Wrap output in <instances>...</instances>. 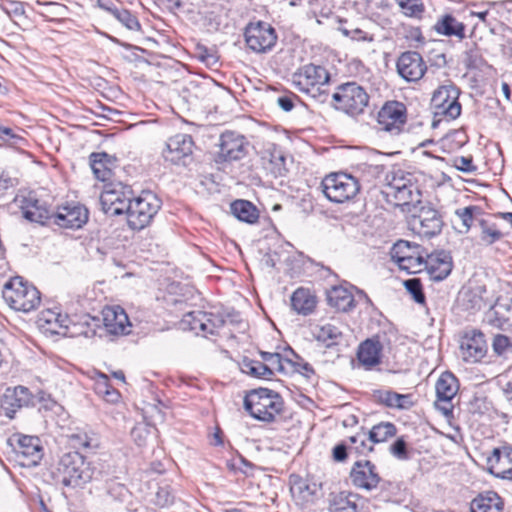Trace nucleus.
Instances as JSON below:
<instances>
[{"label": "nucleus", "instance_id": "61", "mask_svg": "<svg viewBox=\"0 0 512 512\" xmlns=\"http://www.w3.org/2000/svg\"><path fill=\"white\" fill-rule=\"evenodd\" d=\"M3 10L10 17L23 16L25 13L23 3L19 1H9L3 6Z\"/></svg>", "mask_w": 512, "mask_h": 512}, {"label": "nucleus", "instance_id": "30", "mask_svg": "<svg viewBox=\"0 0 512 512\" xmlns=\"http://www.w3.org/2000/svg\"><path fill=\"white\" fill-rule=\"evenodd\" d=\"M262 159L267 161L265 168L274 176H283L286 169V157L280 146L267 142L262 151Z\"/></svg>", "mask_w": 512, "mask_h": 512}, {"label": "nucleus", "instance_id": "63", "mask_svg": "<svg viewBox=\"0 0 512 512\" xmlns=\"http://www.w3.org/2000/svg\"><path fill=\"white\" fill-rule=\"evenodd\" d=\"M350 454V446L348 444H338L333 449V458L336 461H344Z\"/></svg>", "mask_w": 512, "mask_h": 512}, {"label": "nucleus", "instance_id": "48", "mask_svg": "<svg viewBox=\"0 0 512 512\" xmlns=\"http://www.w3.org/2000/svg\"><path fill=\"white\" fill-rule=\"evenodd\" d=\"M116 20H118L123 26L131 31H138L141 25L136 16L126 9H119L114 7L110 13Z\"/></svg>", "mask_w": 512, "mask_h": 512}, {"label": "nucleus", "instance_id": "44", "mask_svg": "<svg viewBox=\"0 0 512 512\" xmlns=\"http://www.w3.org/2000/svg\"><path fill=\"white\" fill-rule=\"evenodd\" d=\"M260 356L264 366L269 369V376L271 377L274 371L279 373L285 372V363L291 364L292 361L288 359H284L281 354L277 352H265L260 351Z\"/></svg>", "mask_w": 512, "mask_h": 512}, {"label": "nucleus", "instance_id": "1", "mask_svg": "<svg viewBox=\"0 0 512 512\" xmlns=\"http://www.w3.org/2000/svg\"><path fill=\"white\" fill-rule=\"evenodd\" d=\"M386 181L384 194L388 202L405 212L421 204V192L413 174L398 169L387 174Z\"/></svg>", "mask_w": 512, "mask_h": 512}, {"label": "nucleus", "instance_id": "7", "mask_svg": "<svg viewBox=\"0 0 512 512\" xmlns=\"http://www.w3.org/2000/svg\"><path fill=\"white\" fill-rule=\"evenodd\" d=\"M408 225L411 231L420 237L431 238L439 234L443 227V221L436 209L428 204H416L410 210Z\"/></svg>", "mask_w": 512, "mask_h": 512}, {"label": "nucleus", "instance_id": "55", "mask_svg": "<svg viewBox=\"0 0 512 512\" xmlns=\"http://www.w3.org/2000/svg\"><path fill=\"white\" fill-rule=\"evenodd\" d=\"M477 210L475 206H467L457 209L455 212L456 217L461 222L464 232H467L473 224L474 212Z\"/></svg>", "mask_w": 512, "mask_h": 512}, {"label": "nucleus", "instance_id": "57", "mask_svg": "<svg viewBox=\"0 0 512 512\" xmlns=\"http://www.w3.org/2000/svg\"><path fill=\"white\" fill-rule=\"evenodd\" d=\"M390 453L399 460H408L407 443L403 437H399L391 446Z\"/></svg>", "mask_w": 512, "mask_h": 512}, {"label": "nucleus", "instance_id": "49", "mask_svg": "<svg viewBox=\"0 0 512 512\" xmlns=\"http://www.w3.org/2000/svg\"><path fill=\"white\" fill-rule=\"evenodd\" d=\"M340 26L338 30L345 36L355 41H372V36H369L367 32L363 31L359 27L348 25L346 20H338Z\"/></svg>", "mask_w": 512, "mask_h": 512}, {"label": "nucleus", "instance_id": "41", "mask_svg": "<svg viewBox=\"0 0 512 512\" xmlns=\"http://www.w3.org/2000/svg\"><path fill=\"white\" fill-rule=\"evenodd\" d=\"M330 512H358L355 495L340 492L332 496L329 506Z\"/></svg>", "mask_w": 512, "mask_h": 512}, {"label": "nucleus", "instance_id": "9", "mask_svg": "<svg viewBox=\"0 0 512 512\" xmlns=\"http://www.w3.org/2000/svg\"><path fill=\"white\" fill-rule=\"evenodd\" d=\"M496 300V291L492 283L474 279L464 287L458 297L460 306L467 311H479L490 307Z\"/></svg>", "mask_w": 512, "mask_h": 512}, {"label": "nucleus", "instance_id": "8", "mask_svg": "<svg viewBox=\"0 0 512 512\" xmlns=\"http://www.w3.org/2000/svg\"><path fill=\"white\" fill-rule=\"evenodd\" d=\"M322 190L328 200L344 203L353 199L360 191V184L354 176L347 173H331L321 182Z\"/></svg>", "mask_w": 512, "mask_h": 512}, {"label": "nucleus", "instance_id": "40", "mask_svg": "<svg viewBox=\"0 0 512 512\" xmlns=\"http://www.w3.org/2000/svg\"><path fill=\"white\" fill-rule=\"evenodd\" d=\"M378 400L390 408L409 409L413 405L410 395L390 390L378 391Z\"/></svg>", "mask_w": 512, "mask_h": 512}, {"label": "nucleus", "instance_id": "15", "mask_svg": "<svg viewBox=\"0 0 512 512\" xmlns=\"http://www.w3.org/2000/svg\"><path fill=\"white\" fill-rule=\"evenodd\" d=\"M459 90L453 85L439 87L432 96L431 103L435 115L444 116L447 120H454L461 114V104L458 101Z\"/></svg>", "mask_w": 512, "mask_h": 512}, {"label": "nucleus", "instance_id": "60", "mask_svg": "<svg viewBox=\"0 0 512 512\" xmlns=\"http://www.w3.org/2000/svg\"><path fill=\"white\" fill-rule=\"evenodd\" d=\"M492 346L495 353L503 355L510 347V339L502 334L496 335Z\"/></svg>", "mask_w": 512, "mask_h": 512}, {"label": "nucleus", "instance_id": "17", "mask_svg": "<svg viewBox=\"0 0 512 512\" xmlns=\"http://www.w3.org/2000/svg\"><path fill=\"white\" fill-rule=\"evenodd\" d=\"M249 142L246 137L235 131H225L219 138L218 159L238 161L248 154Z\"/></svg>", "mask_w": 512, "mask_h": 512}, {"label": "nucleus", "instance_id": "31", "mask_svg": "<svg viewBox=\"0 0 512 512\" xmlns=\"http://www.w3.org/2000/svg\"><path fill=\"white\" fill-rule=\"evenodd\" d=\"M383 345L377 337L362 342L357 351L359 363L366 369H371L381 362Z\"/></svg>", "mask_w": 512, "mask_h": 512}, {"label": "nucleus", "instance_id": "11", "mask_svg": "<svg viewBox=\"0 0 512 512\" xmlns=\"http://www.w3.org/2000/svg\"><path fill=\"white\" fill-rule=\"evenodd\" d=\"M329 81V74L322 66L305 65L292 75V83L300 92L316 97L321 95V87Z\"/></svg>", "mask_w": 512, "mask_h": 512}, {"label": "nucleus", "instance_id": "24", "mask_svg": "<svg viewBox=\"0 0 512 512\" xmlns=\"http://www.w3.org/2000/svg\"><path fill=\"white\" fill-rule=\"evenodd\" d=\"M193 148L194 142L190 135L176 134L167 140L162 155L165 161L178 164L181 160L192 154Z\"/></svg>", "mask_w": 512, "mask_h": 512}, {"label": "nucleus", "instance_id": "62", "mask_svg": "<svg viewBox=\"0 0 512 512\" xmlns=\"http://www.w3.org/2000/svg\"><path fill=\"white\" fill-rule=\"evenodd\" d=\"M455 167L463 172H471L475 169L472 159L468 157H457L454 161Z\"/></svg>", "mask_w": 512, "mask_h": 512}, {"label": "nucleus", "instance_id": "42", "mask_svg": "<svg viewBox=\"0 0 512 512\" xmlns=\"http://www.w3.org/2000/svg\"><path fill=\"white\" fill-rule=\"evenodd\" d=\"M481 229L480 239L487 245H491L499 241L504 233L500 230L498 224L490 219H481L479 221Z\"/></svg>", "mask_w": 512, "mask_h": 512}, {"label": "nucleus", "instance_id": "37", "mask_svg": "<svg viewBox=\"0 0 512 512\" xmlns=\"http://www.w3.org/2000/svg\"><path fill=\"white\" fill-rule=\"evenodd\" d=\"M503 503L497 493L489 491L472 500L471 512H502Z\"/></svg>", "mask_w": 512, "mask_h": 512}, {"label": "nucleus", "instance_id": "21", "mask_svg": "<svg viewBox=\"0 0 512 512\" xmlns=\"http://www.w3.org/2000/svg\"><path fill=\"white\" fill-rule=\"evenodd\" d=\"M16 442L14 450L18 463L24 467L36 466L43 456L40 439L36 436L18 435Z\"/></svg>", "mask_w": 512, "mask_h": 512}, {"label": "nucleus", "instance_id": "28", "mask_svg": "<svg viewBox=\"0 0 512 512\" xmlns=\"http://www.w3.org/2000/svg\"><path fill=\"white\" fill-rule=\"evenodd\" d=\"M350 477L354 486L366 490L376 488L380 481L375 466L370 461H357L352 467Z\"/></svg>", "mask_w": 512, "mask_h": 512}, {"label": "nucleus", "instance_id": "12", "mask_svg": "<svg viewBox=\"0 0 512 512\" xmlns=\"http://www.w3.org/2000/svg\"><path fill=\"white\" fill-rule=\"evenodd\" d=\"M132 190L129 186L117 183H108L100 195V204L106 214L120 215L126 213L132 201Z\"/></svg>", "mask_w": 512, "mask_h": 512}, {"label": "nucleus", "instance_id": "50", "mask_svg": "<svg viewBox=\"0 0 512 512\" xmlns=\"http://www.w3.org/2000/svg\"><path fill=\"white\" fill-rule=\"evenodd\" d=\"M206 312L204 311H192L184 315L181 326L183 329H189L193 331L195 334H201L203 328V321L201 316H205Z\"/></svg>", "mask_w": 512, "mask_h": 512}, {"label": "nucleus", "instance_id": "10", "mask_svg": "<svg viewBox=\"0 0 512 512\" xmlns=\"http://www.w3.org/2000/svg\"><path fill=\"white\" fill-rule=\"evenodd\" d=\"M426 251L418 244L399 240L391 250V257L399 268L410 274L423 270Z\"/></svg>", "mask_w": 512, "mask_h": 512}, {"label": "nucleus", "instance_id": "13", "mask_svg": "<svg viewBox=\"0 0 512 512\" xmlns=\"http://www.w3.org/2000/svg\"><path fill=\"white\" fill-rule=\"evenodd\" d=\"M407 120L406 106L399 101H388L378 111L377 127L392 136L403 132Z\"/></svg>", "mask_w": 512, "mask_h": 512}, {"label": "nucleus", "instance_id": "54", "mask_svg": "<svg viewBox=\"0 0 512 512\" xmlns=\"http://www.w3.org/2000/svg\"><path fill=\"white\" fill-rule=\"evenodd\" d=\"M103 490L105 491L107 496H109L113 500L118 501H122L127 493V490L123 484L116 482L112 479L107 480L105 482Z\"/></svg>", "mask_w": 512, "mask_h": 512}, {"label": "nucleus", "instance_id": "3", "mask_svg": "<svg viewBox=\"0 0 512 512\" xmlns=\"http://www.w3.org/2000/svg\"><path fill=\"white\" fill-rule=\"evenodd\" d=\"M244 408L254 419L269 423L281 415L284 401L279 393L267 388H259L246 394Z\"/></svg>", "mask_w": 512, "mask_h": 512}, {"label": "nucleus", "instance_id": "59", "mask_svg": "<svg viewBox=\"0 0 512 512\" xmlns=\"http://www.w3.org/2000/svg\"><path fill=\"white\" fill-rule=\"evenodd\" d=\"M0 140L8 141L11 145H20L24 142V138L14 134L13 130L9 127L0 124Z\"/></svg>", "mask_w": 512, "mask_h": 512}, {"label": "nucleus", "instance_id": "19", "mask_svg": "<svg viewBox=\"0 0 512 512\" xmlns=\"http://www.w3.org/2000/svg\"><path fill=\"white\" fill-rule=\"evenodd\" d=\"M33 404L34 396L31 391L25 386L18 385L5 390L0 407L6 417L13 419L18 410Z\"/></svg>", "mask_w": 512, "mask_h": 512}, {"label": "nucleus", "instance_id": "64", "mask_svg": "<svg viewBox=\"0 0 512 512\" xmlns=\"http://www.w3.org/2000/svg\"><path fill=\"white\" fill-rule=\"evenodd\" d=\"M295 95H282L277 98L278 106L285 112H289L294 108Z\"/></svg>", "mask_w": 512, "mask_h": 512}, {"label": "nucleus", "instance_id": "26", "mask_svg": "<svg viewBox=\"0 0 512 512\" xmlns=\"http://www.w3.org/2000/svg\"><path fill=\"white\" fill-rule=\"evenodd\" d=\"M289 482L291 495L297 505L305 506L315 501L319 491L317 483L295 474L290 476Z\"/></svg>", "mask_w": 512, "mask_h": 512}, {"label": "nucleus", "instance_id": "34", "mask_svg": "<svg viewBox=\"0 0 512 512\" xmlns=\"http://www.w3.org/2000/svg\"><path fill=\"white\" fill-rule=\"evenodd\" d=\"M327 301L329 306L341 312L350 311L355 306L353 294L343 286H334L328 290Z\"/></svg>", "mask_w": 512, "mask_h": 512}, {"label": "nucleus", "instance_id": "39", "mask_svg": "<svg viewBox=\"0 0 512 512\" xmlns=\"http://www.w3.org/2000/svg\"><path fill=\"white\" fill-rule=\"evenodd\" d=\"M232 214L240 221L253 224L258 221L257 208L247 200H236L231 204Z\"/></svg>", "mask_w": 512, "mask_h": 512}, {"label": "nucleus", "instance_id": "38", "mask_svg": "<svg viewBox=\"0 0 512 512\" xmlns=\"http://www.w3.org/2000/svg\"><path fill=\"white\" fill-rule=\"evenodd\" d=\"M316 297L306 288L296 289L291 296L292 308L299 314L308 315L316 307Z\"/></svg>", "mask_w": 512, "mask_h": 512}, {"label": "nucleus", "instance_id": "35", "mask_svg": "<svg viewBox=\"0 0 512 512\" xmlns=\"http://www.w3.org/2000/svg\"><path fill=\"white\" fill-rule=\"evenodd\" d=\"M115 158L105 152L92 153L90 155L91 169L97 179L100 181H108L112 176V168Z\"/></svg>", "mask_w": 512, "mask_h": 512}, {"label": "nucleus", "instance_id": "58", "mask_svg": "<svg viewBox=\"0 0 512 512\" xmlns=\"http://www.w3.org/2000/svg\"><path fill=\"white\" fill-rule=\"evenodd\" d=\"M97 389L98 393L103 395L107 402L116 403L120 398L119 392L116 389L110 387L106 382L99 383Z\"/></svg>", "mask_w": 512, "mask_h": 512}, {"label": "nucleus", "instance_id": "18", "mask_svg": "<svg viewBox=\"0 0 512 512\" xmlns=\"http://www.w3.org/2000/svg\"><path fill=\"white\" fill-rule=\"evenodd\" d=\"M487 343L484 334L476 329L464 332L460 340V354L464 361L476 363L487 353Z\"/></svg>", "mask_w": 512, "mask_h": 512}, {"label": "nucleus", "instance_id": "27", "mask_svg": "<svg viewBox=\"0 0 512 512\" xmlns=\"http://www.w3.org/2000/svg\"><path fill=\"white\" fill-rule=\"evenodd\" d=\"M423 269H426L432 280L442 281L452 271V258L444 251L434 254L426 253Z\"/></svg>", "mask_w": 512, "mask_h": 512}, {"label": "nucleus", "instance_id": "22", "mask_svg": "<svg viewBox=\"0 0 512 512\" xmlns=\"http://www.w3.org/2000/svg\"><path fill=\"white\" fill-rule=\"evenodd\" d=\"M437 400L435 406L443 412L444 415L452 413L453 406L451 400L458 391V381L450 372L443 373L435 385Z\"/></svg>", "mask_w": 512, "mask_h": 512}, {"label": "nucleus", "instance_id": "14", "mask_svg": "<svg viewBox=\"0 0 512 512\" xmlns=\"http://www.w3.org/2000/svg\"><path fill=\"white\" fill-rule=\"evenodd\" d=\"M244 36L247 47L255 53H266L277 42L275 29L270 24L262 21L249 23L245 28Z\"/></svg>", "mask_w": 512, "mask_h": 512}, {"label": "nucleus", "instance_id": "6", "mask_svg": "<svg viewBox=\"0 0 512 512\" xmlns=\"http://www.w3.org/2000/svg\"><path fill=\"white\" fill-rule=\"evenodd\" d=\"M126 211L128 224L134 230H141L150 224L161 207V200L151 191H143L133 198Z\"/></svg>", "mask_w": 512, "mask_h": 512}, {"label": "nucleus", "instance_id": "5", "mask_svg": "<svg viewBox=\"0 0 512 512\" xmlns=\"http://www.w3.org/2000/svg\"><path fill=\"white\" fill-rule=\"evenodd\" d=\"M368 103V93L356 82H347L339 85L332 95L333 107L350 116L362 114Z\"/></svg>", "mask_w": 512, "mask_h": 512}, {"label": "nucleus", "instance_id": "32", "mask_svg": "<svg viewBox=\"0 0 512 512\" xmlns=\"http://www.w3.org/2000/svg\"><path fill=\"white\" fill-rule=\"evenodd\" d=\"M488 322L497 328L510 325L512 321V299H501L496 295V300L489 307L486 314Z\"/></svg>", "mask_w": 512, "mask_h": 512}, {"label": "nucleus", "instance_id": "51", "mask_svg": "<svg viewBox=\"0 0 512 512\" xmlns=\"http://www.w3.org/2000/svg\"><path fill=\"white\" fill-rule=\"evenodd\" d=\"M201 317L204 324L201 335L204 337L217 334L218 330L224 325V320L218 315L206 312L205 316Z\"/></svg>", "mask_w": 512, "mask_h": 512}, {"label": "nucleus", "instance_id": "16", "mask_svg": "<svg viewBox=\"0 0 512 512\" xmlns=\"http://www.w3.org/2000/svg\"><path fill=\"white\" fill-rule=\"evenodd\" d=\"M14 203L20 208L25 219L43 224L52 218L53 212L46 202L40 200L33 191H22L14 198Z\"/></svg>", "mask_w": 512, "mask_h": 512}, {"label": "nucleus", "instance_id": "46", "mask_svg": "<svg viewBox=\"0 0 512 512\" xmlns=\"http://www.w3.org/2000/svg\"><path fill=\"white\" fill-rule=\"evenodd\" d=\"M370 443L369 433L366 432H359L349 437L350 454L366 455L373 449Z\"/></svg>", "mask_w": 512, "mask_h": 512}, {"label": "nucleus", "instance_id": "56", "mask_svg": "<svg viewBox=\"0 0 512 512\" xmlns=\"http://www.w3.org/2000/svg\"><path fill=\"white\" fill-rule=\"evenodd\" d=\"M405 288L411 294L415 302L423 304L425 302V296L422 291V285L419 279L412 278L404 282Z\"/></svg>", "mask_w": 512, "mask_h": 512}, {"label": "nucleus", "instance_id": "23", "mask_svg": "<svg viewBox=\"0 0 512 512\" xmlns=\"http://www.w3.org/2000/svg\"><path fill=\"white\" fill-rule=\"evenodd\" d=\"M488 471L495 477L512 479V447L504 445L494 448L486 459Z\"/></svg>", "mask_w": 512, "mask_h": 512}, {"label": "nucleus", "instance_id": "43", "mask_svg": "<svg viewBox=\"0 0 512 512\" xmlns=\"http://www.w3.org/2000/svg\"><path fill=\"white\" fill-rule=\"evenodd\" d=\"M397 433L396 426L391 422H381L374 425L369 431V440L372 443H382Z\"/></svg>", "mask_w": 512, "mask_h": 512}, {"label": "nucleus", "instance_id": "2", "mask_svg": "<svg viewBox=\"0 0 512 512\" xmlns=\"http://www.w3.org/2000/svg\"><path fill=\"white\" fill-rule=\"evenodd\" d=\"M53 478L57 483L72 488L83 487L96 479L93 467L78 452L66 453L60 458Z\"/></svg>", "mask_w": 512, "mask_h": 512}, {"label": "nucleus", "instance_id": "45", "mask_svg": "<svg viewBox=\"0 0 512 512\" xmlns=\"http://www.w3.org/2000/svg\"><path fill=\"white\" fill-rule=\"evenodd\" d=\"M39 321L43 323L42 326L44 324L48 325L47 330L58 333V328L66 327L67 317L59 312L47 309L41 312Z\"/></svg>", "mask_w": 512, "mask_h": 512}, {"label": "nucleus", "instance_id": "47", "mask_svg": "<svg viewBox=\"0 0 512 512\" xmlns=\"http://www.w3.org/2000/svg\"><path fill=\"white\" fill-rule=\"evenodd\" d=\"M241 370L256 378L269 379V369L261 361L245 358L241 363Z\"/></svg>", "mask_w": 512, "mask_h": 512}, {"label": "nucleus", "instance_id": "33", "mask_svg": "<svg viewBox=\"0 0 512 512\" xmlns=\"http://www.w3.org/2000/svg\"><path fill=\"white\" fill-rule=\"evenodd\" d=\"M434 30L440 35L456 37L460 41L466 37L465 24L450 13L443 14L437 19Z\"/></svg>", "mask_w": 512, "mask_h": 512}, {"label": "nucleus", "instance_id": "29", "mask_svg": "<svg viewBox=\"0 0 512 512\" xmlns=\"http://www.w3.org/2000/svg\"><path fill=\"white\" fill-rule=\"evenodd\" d=\"M102 315L104 327L109 334L119 336L129 333L130 322L121 307H106L103 309Z\"/></svg>", "mask_w": 512, "mask_h": 512}, {"label": "nucleus", "instance_id": "52", "mask_svg": "<svg viewBox=\"0 0 512 512\" xmlns=\"http://www.w3.org/2000/svg\"><path fill=\"white\" fill-rule=\"evenodd\" d=\"M175 500V494L170 485L165 484L158 488L154 503L159 507H168L173 504Z\"/></svg>", "mask_w": 512, "mask_h": 512}, {"label": "nucleus", "instance_id": "36", "mask_svg": "<svg viewBox=\"0 0 512 512\" xmlns=\"http://www.w3.org/2000/svg\"><path fill=\"white\" fill-rule=\"evenodd\" d=\"M312 334L318 342H321L327 348L337 345L342 339L340 329L331 323L315 325Z\"/></svg>", "mask_w": 512, "mask_h": 512}, {"label": "nucleus", "instance_id": "20", "mask_svg": "<svg viewBox=\"0 0 512 512\" xmlns=\"http://www.w3.org/2000/svg\"><path fill=\"white\" fill-rule=\"evenodd\" d=\"M396 69L400 77L405 81L417 82L427 71V65L420 53L406 51L398 57Z\"/></svg>", "mask_w": 512, "mask_h": 512}, {"label": "nucleus", "instance_id": "53", "mask_svg": "<svg viewBox=\"0 0 512 512\" xmlns=\"http://www.w3.org/2000/svg\"><path fill=\"white\" fill-rule=\"evenodd\" d=\"M400 6L403 13L409 17H418L424 11V6L421 0H395Z\"/></svg>", "mask_w": 512, "mask_h": 512}, {"label": "nucleus", "instance_id": "4", "mask_svg": "<svg viewBox=\"0 0 512 512\" xmlns=\"http://www.w3.org/2000/svg\"><path fill=\"white\" fill-rule=\"evenodd\" d=\"M2 295L7 305L18 312L29 313L36 310L41 303L39 290L19 276L4 284Z\"/></svg>", "mask_w": 512, "mask_h": 512}, {"label": "nucleus", "instance_id": "25", "mask_svg": "<svg viewBox=\"0 0 512 512\" xmlns=\"http://www.w3.org/2000/svg\"><path fill=\"white\" fill-rule=\"evenodd\" d=\"M54 223L63 228H80L88 220V211L76 204H68L59 207L58 210L52 214Z\"/></svg>", "mask_w": 512, "mask_h": 512}]
</instances>
